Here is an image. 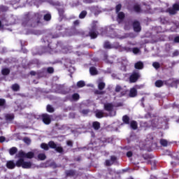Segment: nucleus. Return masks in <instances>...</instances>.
<instances>
[{
    "mask_svg": "<svg viewBox=\"0 0 179 179\" xmlns=\"http://www.w3.org/2000/svg\"><path fill=\"white\" fill-rule=\"evenodd\" d=\"M134 10H135V12H137V13L141 12V6H134Z\"/></svg>",
    "mask_w": 179,
    "mask_h": 179,
    "instance_id": "obj_38",
    "label": "nucleus"
},
{
    "mask_svg": "<svg viewBox=\"0 0 179 179\" xmlns=\"http://www.w3.org/2000/svg\"><path fill=\"white\" fill-rule=\"evenodd\" d=\"M38 158L39 159V160H45L46 157H45V154L44 153H41L38 155Z\"/></svg>",
    "mask_w": 179,
    "mask_h": 179,
    "instance_id": "obj_27",
    "label": "nucleus"
},
{
    "mask_svg": "<svg viewBox=\"0 0 179 179\" xmlns=\"http://www.w3.org/2000/svg\"><path fill=\"white\" fill-rule=\"evenodd\" d=\"M6 167L7 169H9L10 170H12L16 167V164H15V162L13 161H8L6 162Z\"/></svg>",
    "mask_w": 179,
    "mask_h": 179,
    "instance_id": "obj_10",
    "label": "nucleus"
},
{
    "mask_svg": "<svg viewBox=\"0 0 179 179\" xmlns=\"http://www.w3.org/2000/svg\"><path fill=\"white\" fill-rule=\"evenodd\" d=\"M12 89H13V90H14V92H17V90H19V89H20L19 85H17V84L13 85L12 86Z\"/></svg>",
    "mask_w": 179,
    "mask_h": 179,
    "instance_id": "obj_30",
    "label": "nucleus"
},
{
    "mask_svg": "<svg viewBox=\"0 0 179 179\" xmlns=\"http://www.w3.org/2000/svg\"><path fill=\"white\" fill-rule=\"evenodd\" d=\"M178 55H179V52H178V50H175V51L173 52L172 57H178Z\"/></svg>",
    "mask_w": 179,
    "mask_h": 179,
    "instance_id": "obj_42",
    "label": "nucleus"
},
{
    "mask_svg": "<svg viewBox=\"0 0 179 179\" xmlns=\"http://www.w3.org/2000/svg\"><path fill=\"white\" fill-rule=\"evenodd\" d=\"M127 51L129 52L132 51L134 54H139V52H141V49L138 48H134L133 49L129 48Z\"/></svg>",
    "mask_w": 179,
    "mask_h": 179,
    "instance_id": "obj_17",
    "label": "nucleus"
},
{
    "mask_svg": "<svg viewBox=\"0 0 179 179\" xmlns=\"http://www.w3.org/2000/svg\"><path fill=\"white\" fill-rule=\"evenodd\" d=\"M104 93L105 92L103 91H99V90L95 91L96 94H104Z\"/></svg>",
    "mask_w": 179,
    "mask_h": 179,
    "instance_id": "obj_45",
    "label": "nucleus"
},
{
    "mask_svg": "<svg viewBox=\"0 0 179 179\" xmlns=\"http://www.w3.org/2000/svg\"><path fill=\"white\" fill-rule=\"evenodd\" d=\"M47 111L48 113H54V108H52V106H51V105H48L47 106Z\"/></svg>",
    "mask_w": 179,
    "mask_h": 179,
    "instance_id": "obj_29",
    "label": "nucleus"
},
{
    "mask_svg": "<svg viewBox=\"0 0 179 179\" xmlns=\"http://www.w3.org/2000/svg\"><path fill=\"white\" fill-rule=\"evenodd\" d=\"M113 108H114V106L112 103H104V110L111 113L110 117L115 115V111L113 110Z\"/></svg>",
    "mask_w": 179,
    "mask_h": 179,
    "instance_id": "obj_3",
    "label": "nucleus"
},
{
    "mask_svg": "<svg viewBox=\"0 0 179 179\" xmlns=\"http://www.w3.org/2000/svg\"><path fill=\"white\" fill-rule=\"evenodd\" d=\"M106 164L107 166H111V164H113V162L111 161L110 162V160H106Z\"/></svg>",
    "mask_w": 179,
    "mask_h": 179,
    "instance_id": "obj_47",
    "label": "nucleus"
},
{
    "mask_svg": "<svg viewBox=\"0 0 179 179\" xmlns=\"http://www.w3.org/2000/svg\"><path fill=\"white\" fill-rule=\"evenodd\" d=\"M78 87H83L85 86V82L84 81H79L77 83Z\"/></svg>",
    "mask_w": 179,
    "mask_h": 179,
    "instance_id": "obj_32",
    "label": "nucleus"
},
{
    "mask_svg": "<svg viewBox=\"0 0 179 179\" xmlns=\"http://www.w3.org/2000/svg\"><path fill=\"white\" fill-rule=\"evenodd\" d=\"M133 27H134V31L138 32V31H141V24L138 21H135L133 23Z\"/></svg>",
    "mask_w": 179,
    "mask_h": 179,
    "instance_id": "obj_9",
    "label": "nucleus"
},
{
    "mask_svg": "<svg viewBox=\"0 0 179 179\" xmlns=\"http://www.w3.org/2000/svg\"><path fill=\"white\" fill-rule=\"evenodd\" d=\"M67 145H68V146L72 147L73 144L71 141H67Z\"/></svg>",
    "mask_w": 179,
    "mask_h": 179,
    "instance_id": "obj_49",
    "label": "nucleus"
},
{
    "mask_svg": "<svg viewBox=\"0 0 179 179\" xmlns=\"http://www.w3.org/2000/svg\"><path fill=\"white\" fill-rule=\"evenodd\" d=\"M41 149H44V150H48V145H47L45 143H42L41 145Z\"/></svg>",
    "mask_w": 179,
    "mask_h": 179,
    "instance_id": "obj_34",
    "label": "nucleus"
},
{
    "mask_svg": "<svg viewBox=\"0 0 179 179\" xmlns=\"http://www.w3.org/2000/svg\"><path fill=\"white\" fill-rule=\"evenodd\" d=\"M160 143L162 146H167V145H169V142H167L166 140L164 139H162L160 141Z\"/></svg>",
    "mask_w": 179,
    "mask_h": 179,
    "instance_id": "obj_31",
    "label": "nucleus"
},
{
    "mask_svg": "<svg viewBox=\"0 0 179 179\" xmlns=\"http://www.w3.org/2000/svg\"><path fill=\"white\" fill-rule=\"evenodd\" d=\"M115 90L117 93L120 92L121 93L120 96H124V94L127 93V90H123V88L121 87V86L120 85H116Z\"/></svg>",
    "mask_w": 179,
    "mask_h": 179,
    "instance_id": "obj_8",
    "label": "nucleus"
},
{
    "mask_svg": "<svg viewBox=\"0 0 179 179\" xmlns=\"http://www.w3.org/2000/svg\"><path fill=\"white\" fill-rule=\"evenodd\" d=\"M98 34H99L94 31H90V36L91 38H96V37H97Z\"/></svg>",
    "mask_w": 179,
    "mask_h": 179,
    "instance_id": "obj_19",
    "label": "nucleus"
},
{
    "mask_svg": "<svg viewBox=\"0 0 179 179\" xmlns=\"http://www.w3.org/2000/svg\"><path fill=\"white\" fill-rule=\"evenodd\" d=\"M5 106V99H0V106Z\"/></svg>",
    "mask_w": 179,
    "mask_h": 179,
    "instance_id": "obj_46",
    "label": "nucleus"
},
{
    "mask_svg": "<svg viewBox=\"0 0 179 179\" xmlns=\"http://www.w3.org/2000/svg\"><path fill=\"white\" fill-rule=\"evenodd\" d=\"M136 94H138V91L136 90V88H131L129 94V97H136Z\"/></svg>",
    "mask_w": 179,
    "mask_h": 179,
    "instance_id": "obj_11",
    "label": "nucleus"
},
{
    "mask_svg": "<svg viewBox=\"0 0 179 179\" xmlns=\"http://www.w3.org/2000/svg\"><path fill=\"white\" fill-rule=\"evenodd\" d=\"M122 120L124 124H129V117L127 115L123 116Z\"/></svg>",
    "mask_w": 179,
    "mask_h": 179,
    "instance_id": "obj_24",
    "label": "nucleus"
},
{
    "mask_svg": "<svg viewBox=\"0 0 179 179\" xmlns=\"http://www.w3.org/2000/svg\"><path fill=\"white\" fill-rule=\"evenodd\" d=\"M141 76L139 75V73L134 72L131 74V76L129 78L130 83H135L138 79H139V77Z\"/></svg>",
    "mask_w": 179,
    "mask_h": 179,
    "instance_id": "obj_4",
    "label": "nucleus"
},
{
    "mask_svg": "<svg viewBox=\"0 0 179 179\" xmlns=\"http://www.w3.org/2000/svg\"><path fill=\"white\" fill-rule=\"evenodd\" d=\"M96 118H103V117H104V113L103 110H96Z\"/></svg>",
    "mask_w": 179,
    "mask_h": 179,
    "instance_id": "obj_15",
    "label": "nucleus"
},
{
    "mask_svg": "<svg viewBox=\"0 0 179 179\" xmlns=\"http://www.w3.org/2000/svg\"><path fill=\"white\" fill-rule=\"evenodd\" d=\"M24 142H25L27 145H30V143H31V140H30L29 138H24Z\"/></svg>",
    "mask_w": 179,
    "mask_h": 179,
    "instance_id": "obj_37",
    "label": "nucleus"
},
{
    "mask_svg": "<svg viewBox=\"0 0 179 179\" xmlns=\"http://www.w3.org/2000/svg\"><path fill=\"white\" fill-rule=\"evenodd\" d=\"M177 10H179L178 3L173 4L172 8L168 9V12L170 13V15H176V13H177Z\"/></svg>",
    "mask_w": 179,
    "mask_h": 179,
    "instance_id": "obj_5",
    "label": "nucleus"
},
{
    "mask_svg": "<svg viewBox=\"0 0 179 179\" xmlns=\"http://www.w3.org/2000/svg\"><path fill=\"white\" fill-rule=\"evenodd\" d=\"M127 157H131V156H132V152L129 151V152L127 153Z\"/></svg>",
    "mask_w": 179,
    "mask_h": 179,
    "instance_id": "obj_48",
    "label": "nucleus"
},
{
    "mask_svg": "<svg viewBox=\"0 0 179 179\" xmlns=\"http://www.w3.org/2000/svg\"><path fill=\"white\" fill-rule=\"evenodd\" d=\"M49 146L52 149H55L57 152H59V153H61L62 152V148L61 147H57V144H55V143H54L53 141L49 142Z\"/></svg>",
    "mask_w": 179,
    "mask_h": 179,
    "instance_id": "obj_7",
    "label": "nucleus"
},
{
    "mask_svg": "<svg viewBox=\"0 0 179 179\" xmlns=\"http://www.w3.org/2000/svg\"><path fill=\"white\" fill-rule=\"evenodd\" d=\"M44 19H45V20H47V21L51 20V15L50 14L45 15Z\"/></svg>",
    "mask_w": 179,
    "mask_h": 179,
    "instance_id": "obj_36",
    "label": "nucleus"
},
{
    "mask_svg": "<svg viewBox=\"0 0 179 179\" xmlns=\"http://www.w3.org/2000/svg\"><path fill=\"white\" fill-rule=\"evenodd\" d=\"M115 48H118V45L117 46H115Z\"/></svg>",
    "mask_w": 179,
    "mask_h": 179,
    "instance_id": "obj_59",
    "label": "nucleus"
},
{
    "mask_svg": "<svg viewBox=\"0 0 179 179\" xmlns=\"http://www.w3.org/2000/svg\"><path fill=\"white\" fill-rule=\"evenodd\" d=\"M126 37H128V35H126Z\"/></svg>",
    "mask_w": 179,
    "mask_h": 179,
    "instance_id": "obj_61",
    "label": "nucleus"
},
{
    "mask_svg": "<svg viewBox=\"0 0 179 179\" xmlns=\"http://www.w3.org/2000/svg\"><path fill=\"white\" fill-rule=\"evenodd\" d=\"M0 142H5V137L1 136L0 137Z\"/></svg>",
    "mask_w": 179,
    "mask_h": 179,
    "instance_id": "obj_52",
    "label": "nucleus"
},
{
    "mask_svg": "<svg viewBox=\"0 0 179 179\" xmlns=\"http://www.w3.org/2000/svg\"><path fill=\"white\" fill-rule=\"evenodd\" d=\"M8 10V8L5 7V6H1L0 7V12H5Z\"/></svg>",
    "mask_w": 179,
    "mask_h": 179,
    "instance_id": "obj_41",
    "label": "nucleus"
},
{
    "mask_svg": "<svg viewBox=\"0 0 179 179\" xmlns=\"http://www.w3.org/2000/svg\"><path fill=\"white\" fill-rule=\"evenodd\" d=\"M117 17H118L117 21L120 23L121 22V20H124V18L125 17V15L122 12L119 13L117 15Z\"/></svg>",
    "mask_w": 179,
    "mask_h": 179,
    "instance_id": "obj_16",
    "label": "nucleus"
},
{
    "mask_svg": "<svg viewBox=\"0 0 179 179\" xmlns=\"http://www.w3.org/2000/svg\"><path fill=\"white\" fill-rule=\"evenodd\" d=\"M30 75H31L32 76H34V75H36V72L35 71H31Z\"/></svg>",
    "mask_w": 179,
    "mask_h": 179,
    "instance_id": "obj_55",
    "label": "nucleus"
},
{
    "mask_svg": "<svg viewBox=\"0 0 179 179\" xmlns=\"http://www.w3.org/2000/svg\"><path fill=\"white\" fill-rule=\"evenodd\" d=\"M13 118H15L13 114H8L6 115V120H7V121H12Z\"/></svg>",
    "mask_w": 179,
    "mask_h": 179,
    "instance_id": "obj_20",
    "label": "nucleus"
},
{
    "mask_svg": "<svg viewBox=\"0 0 179 179\" xmlns=\"http://www.w3.org/2000/svg\"><path fill=\"white\" fill-rule=\"evenodd\" d=\"M42 120L46 125L51 124V115H50L43 114L42 115Z\"/></svg>",
    "mask_w": 179,
    "mask_h": 179,
    "instance_id": "obj_6",
    "label": "nucleus"
},
{
    "mask_svg": "<svg viewBox=\"0 0 179 179\" xmlns=\"http://www.w3.org/2000/svg\"><path fill=\"white\" fill-rule=\"evenodd\" d=\"M152 66H154L155 69H159V68H160V64L159 62H154Z\"/></svg>",
    "mask_w": 179,
    "mask_h": 179,
    "instance_id": "obj_35",
    "label": "nucleus"
},
{
    "mask_svg": "<svg viewBox=\"0 0 179 179\" xmlns=\"http://www.w3.org/2000/svg\"><path fill=\"white\" fill-rule=\"evenodd\" d=\"M175 43H179V36H177L174 38Z\"/></svg>",
    "mask_w": 179,
    "mask_h": 179,
    "instance_id": "obj_50",
    "label": "nucleus"
},
{
    "mask_svg": "<svg viewBox=\"0 0 179 179\" xmlns=\"http://www.w3.org/2000/svg\"><path fill=\"white\" fill-rule=\"evenodd\" d=\"M104 48H114V46H111L109 42H105L103 45Z\"/></svg>",
    "mask_w": 179,
    "mask_h": 179,
    "instance_id": "obj_28",
    "label": "nucleus"
},
{
    "mask_svg": "<svg viewBox=\"0 0 179 179\" xmlns=\"http://www.w3.org/2000/svg\"><path fill=\"white\" fill-rule=\"evenodd\" d=\"M90 73H91V75H97V70L94 67H91L90 69Z\"/></svg>",
    "mask_w": 179,
    "mask_h": 179,
    "instance_id": "obj_21",
    "label": "nucleus"
},
{
    "mask_svg": "<svg viewBox=\"0 0 179 179\" xmlns=\"http://www.w3.org/2000/svg\"><path fill=\"white\" fill-rule=\"evenodd\" d=\"M47 71L48 73H54V69L52 67H49L47 69Z\"/></svg>",
    "mask_w": 179,
    "mask_h": 179,
    "instance_id": "obj_39",
    "label": "nucleus"
},
{
    "mask_svg": "<svg viewBox=\"0 0 179 179\" xmlns=\"http://www.w3.org/2000/svg\"><path fill=\"white\" fill-rule=\"evenodd\" d=\"M72 97L74 100H79V95L78 94H73Z\"/></svg>",
    "mask_w": 179,
    "mask_h": 179,
    "instance_id": "obj_40",
    "label": "nucleus"
},
{
    "mask_svg": "<svg viewBox=\"0 0 179 179\" xmlns=\"http://www.w3.org/2000/svg\"><path fill=\"white\" fill-rule=\"evenodd\" d=\"M129 28V25H128V27L127 25L124 27L125 30H128Z\"/></svg>",
    "mask_w": 179,
    "mask_h": 179,
    "instance_id": "obj_56",
    "label": "nucleus"
},
{
    "mask_svg": "<svg viewBox=\"0 0 179 179\" xmlns=\"http://www.w3.org/2000/svg\"><path fill=\"white\" fill-rule=\"evenodd\" d=\"M110 160H111V162H112V164H113V163H114V162H115V160H117V157H115V156H112L110 157Z\"/></svg>",
    "mask_w": 179,
    "mask_h": 179,
    "instance_id": "obj_44",
    "label": "nucleus"
},
{
    "mask_svg": "<svg viewBox=\"0 0 179 179\" xmlns=\"http://www.w3.org/2000/svg\"><path fill=\"white\" fill-rule=\"evenodd\" d=\"M136 69H143V63L142 62H138L134 64Z\"/></svg>",
    "mask_w": 179,
    "mask_h": 179,
    "instance_id": "obj_12",
    "label": "nucleus"
},
{
    "mask_svg": "<svg viewBox=\"0 0 179 179\" xmlns=\"http://www.w3.org/2000/svg\"><path fill=\"white\" fill-rule=\"evenodd\" d=\"M59 15H62V13H64V11L63 10L59 11Z\"/></svg>",
    "mask_w": 179,
    "mask_h": 179,
    "instance_id": "obj_57",
    "label": "nucleus"
},
{
    "mask_svg": "<svg viewBox=\"0 0 179 179\" xmlns=\"http://www.w3.org/2000/svg\"><path fill=\"white\" fill-rule=\"evenodd\" d=\"M73 23L75 26H78V24H79V20H76Z\"/></svg>",
    "mask_w": 179,
    "mask_h": 179,
    "instance_id": "obj_54",
    "label": "nucleus"
},
{
    "mask_svg": "<svg viewBox=\"0 0 179 179\" xmlns=\"http://www.w3.org/2000/svg\"><path fill=\"white\" fill-rule=\"evenodd\" d=\"M8 152L10 156H13L17 152V148L16 147H13L9 149Z\"/></svg>",
    "mask_w": 179,
    "mask_h": 179,
    "instance_id": "obj_13",
    "label": "nucleus"
},
{
    "mask_svg": "<svg viewBox=\"0 0 179 179\" xmlns=\"http://www.w3.org/2000/svg\"><path fill=\"white\" fill-rule=\"evenodd\" d=\"M2 26V23L1 22V21H0V27Z\"/></svg>",
    "mask_w": 179,
    "mask_h": 179,
    "instance_id": "obj_58",
    "label": "nucleus"
},
{
    "mask_svg": "<svg viewBox=\"0 0 179 179\" xmlns=\"http://www.w3.org/2000/svg\"><path fill=\"white\" fill-rule=\"evenodd\" d=\"M10 72L9 69H3L1 71L2 75H9Z\"/></svg>",
    "mask_w": 179,
    "mask_h": 179,
    "instance_id": "obj_25",
    "label": "nucleus"
},
{
    "mask_svg": "<svg viewBox=\"0 0 179 179\" xmlns=\"http://www.w3.org/2000/svg\"><path fill=\"white\" fill-rule=\"evenodd\" d=\"M17 167H22V169H31V162H24L23 158H20L16 162Z\"/></svg>",
    "mask_w": 179,
    "mask_h": 179,
    "instance_id": "obj_2",
    "label": "nucleus"
},
{
    "mask_svg": "<svg viewBox=\"0 0 179 179\" xmlns=\"http://www.w3.org/2000/svg\"><path fill=\"white\" fill-rule=\"evenodd\" d=\"M120 10H121V4L116 6V13H118Z\"/></svg>",
    "mask_w": 179,
    "mask_h": 179,
    "instance_id": "obj_43",
    "label": "nucleus"
},
{
    "mask_svg": "<svg viewBox=\"0 0 179 179\" xmlns=\"http://www.w3.org/2000/svg\"><path fill=\"white\" fill-rule=\"evenodd\" d=\"M93 128L94 129H96V130L99 129L100 128V123L98 122H94L93 123Z\"/></svg>",
    "mask_w": 179,
    "mask_h": 179,
    "instance_id": "obj_26",
    "label": "nucleus"
},
{
    "mask_svg": "<svg viewBox=\"0 0 179 179\" xmlns=\"http://www.w3.org/2000/svg\"><path fill=\"white\" fill-rule=\"evenodd\" d=\"M85 2H86L87 3H92V2H93V0H85Z\"/></svg>",
    "mask_w": 179,
    "mask_h": 179,
    "instance_id": "obj_53",
    "label": "nucleus"
},
{
    "mask_svg": "<svg viewBox=\"0 0 179 179\" xmlns=\"http://www.w3.org/2000/svg\"><path fill=\"white\" fill-rule=\"evenodd\" d=\"M163 85H164V83L162 80H159L155 82V86L157 87H162V86H163Z\"/></svg>",
    "mask_w": 179,
    "mask_h": 179,
    "instance_id": "obj_22",
    "label": "nucleus"
},
{
    "mask_svg": "<svg viewBox=\"0 0 179 179\" xmlns=\"http://www.w3.org/2000/svg\"><path fill=\"white\" fill-rule=\"evenodd\" d=\"M106 87V83L102 81H98V89L103 90Z\"/></svg>",
    "mask_w": 179,
    "mask_h": 179,
    "instance_id": "obj_14",
    "label": "nucleus"
},
{
    "mask_svg": "<svg viewBox=\"0 0 179 179\" xmlns=\"http://www.w3.org/2000/svg\"><path fill=\"white\" fill-rule=\"evenodd\" d=\"M34 157V152H29L27 153L23 152L22 150L20 151L16 155L15 159H33Z\"/></svg>",
    "mask_w": 179,
    "mask_h": 179,
    "instance_id": "obj_1",
    "label": "nucleus"
},
{
    "mask_svg": "<svg viewBox=\"0 0 179 179\" xmlns=\"http://www.w3.org/2000/svg\"><path fill=\"white\" fill-rule=\"evenodd\" d=\"M82 113H83V114L86 115V114H87V113H89V110H82Z\"/></svg>",
    "mask_w": 179,
    "mask_h": 179,
    "instance_id": "obj_51",
    "label": "nucleus"
},
{
    "mask_svg": "<svg viewBox=\"0 0 179 179\" xmlns=\"http://www.w3.org/2000/svg\"><path fill=\"white\" fill-rule=\"evenodd\" d=\"M121 71H127V61L124 62V64H122V67L120 68Z\"/></svg>",
    "mask_w": 179,
    "mask_h": 179,
    "instance_id": "obj_33",
    "label": "nucleus"
},
{
    "mask_svg": "<svg viewBox=\"0 0 179 179\" xmlns=\"http://www.w3.org/2000/svg\"><path fill=\"white\" fill-rule=\"evenodd\" d=\"M131 128L132 129H138V123L136 121H131L130 123Z\"/></svg>",
    "mask_w": 179,
    "mask_h": 179,
    "instance_id": "obj_18",
    "label": "nucleus"
},
{
    "mask_svg": "<svg viewBox=\"0 0 179 179\" xmlns=\"http://www.w3.org/2000/svg\"><path fill=\"white\" fill-rule=\"evenodd\" d=\"M111 37H114L113 36H112Z\"/></svg>",
    "mask_w": 179,
    "mask_h": 179,
    "instance_id": "obj_62",
    "label": "nucleus"
},
{
    "mask_svg": "<svg viewBox=\"0 0 179 179\" xmlns=\"http://www.w3.org/2000/svg\"><path fill=\"white\" fill-rule=\"evenodd\" d=\"M87 15V12L83 10L79 15V17H80V19H85V17H86Z\"/></svg>",
    "mask_w": 179,
    "mask_h": 179,
    "instance_id": "obj_23",
    "label": "nucleus"
},
{
    "mask_svg": "<svg viewBox=\"0 0 179 179\" xmlns=\"http://www.w3.org/2000/svg\"><path fill=\"white\" fill-rule=\"evenodd\" d=\"M110 64H113V62H110Z\"/></svg>",
    "mask_w": 179,
    "mask_h": 179,
    "instance_id": "obj_60",
    "label": "nucleus"
}]
</instances>
